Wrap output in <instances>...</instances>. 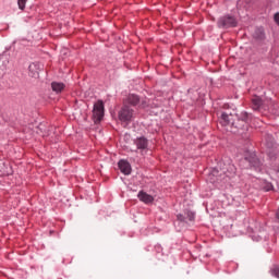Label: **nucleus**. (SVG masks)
Returning <instances> with one entry per match:
<instances>
[{
	"mask_svg": "<svg viewBox=\"0 0 279 279\" xmlns=\"http://www.w3.org/2000/svg\"><path fill=\"white\" fill-rule=\"evenodd\" d=\"M247 112H242L239 117L238 114H232L228 112H222L220 116V123L225 128H228L230 125L231 132L236 134L239 130H243V128H247V119H248Z\"/></svg>",
	"mask_w": 279,
	"mask_h": 279,
	"instance_id": "obj_1",
	"label": "nucleus"
},
{
	"mask_svg": "<svg viewBox=\"0 0 279 279\" xmlns=\"http://www.w3.org/2000/svg\"><path fill=\"white\" fill-rule=\"evenodd\" d=\"M119 121H121L124 128H128L130 123H132V119L134 118V110L129 106H123L118 113Z\"/></svg>",
	"mask_w": 279,
	"mask_h": 279,
	"instance_id": "obj_2",
	"label": "nucleus"
},
{
	"mask_svg": "<svg viewBox=\"0 0 279 279\" xmlns=\"http://www.w3.org/2000/svg\"><path fill=\"white\" fill-rule=\"evenodd\" d=\"M220 29H230V27H236V17L232 15H225L217 22Z\"/></svg>",
	"mask_w": 279,
	"mask_h": 279,
	"instance_id": "obj_3",
	"label": "nucleus"
},
{
	"mask_svg": "<svg viewBox=\"0 0 279 279\" xmlns=\"http://www.w3.org/2000/svg\"><path fill=\"white\" fill-rule=\"evenodd\" d=\"M93 119L94 123H100V121L104 119V101L98 100L94 105Z\"/></svg>",
	"mask_w": 279,
	"mask_h": 279,
	"instance_id": "obj_4",
	"label": "nucleus"
},
{
	"mask_svg": "<svg viewBox=\"0 0 279 279\" xmlns=\"http://www.w3.org/2000/svg\"><path fill=\"white\" fill-rule=\"evenodd\" d=\"M219 169L227 178H232V175L236 173V167L230 162L225 163L223 161H220Z\"/></svg>",
	"mask_w": 279,
	"mask_h": 279,
	"instance_id": "obj_5",
	"label": "nucleus"
},
{
	"mask_svg": "<svg viewBox=\"0 0 279 279\" xmlns=\"http://www.w3.org/2000/svg\"><path fill=\"white\" fill-rule=\"evenodd\" d=\"M118 167L124 175H130V173H132V166H130V162L126 160H120Z\"/></svg>",
	"mask_w": 279,
	"mask_h": 279,
	"instance_id": "obj_6",
	"label": "nucleus"
},
{
	"mask_svg": "<svg viewBox=\"0 0 279 279\" xmlns=\"http://www.w3.org/2000/svg\"><path fill=\"white\" fill-rule=\"evenodd\" d=\"M137 197L140 202H143L144 204H153L154 203V196L147 194L146 192L141 191L137 194Z\"/></svg>",
	"mask_w": 279,
	"mask_h": 279,
	"instance_id": "obj_7",
	"label": "nucleus"
},
{
	"mask_svg": "<svg viewBox=\"0 0 279 279\" xmlns=\"http://www.w3.org/2000/svg\"><path fill=\"white\" fill-rule=\"evenodd\" d=\"M134 144L136 145L137 149L143 151L147 149L148 141L145 137H138L134 141Z\"/></svg>",
	"mask_w": 279,
	"mask_h": 279,
	"instance_id": "obj_8",
	"label": "nucleus"
},
{
	"mask_svg": "<svg viewBox=\"0 0 279 279\" xmlns=\"http://www.w3.org/2000/svg\"><path fill=\"white\" fill-rule=\"evenodd\" d=\"M260 106H263V99L260 97L255 96L252 98V108L253 110H260Z\"/></svg>",
	"mask_w": 279,
	"mask_h": 279,
	"instance_id": "obj_9",
	"label": "nucleus"
},
{
	"mask_svg": "<svg viewBox=\"0 0 279 279\" xmlns=\"http://www.w3.org/2000/svg\"><path fill=\"white\" fill-rule=\"evenodd\" d=\"M141 101V98L137 95L130 94L128 96V104L131 106H136Z\"/></svg>",
	"mask_w": 279,
	"mask_h": 279,
	"instance_id": "obj_10",
	"label": "nucleus"
},
{
	"mask_svg": "<svg viewBox=\"0 0 279 279\" xmlns=\"http://www.w3.org/2000/svg\"><path fill=\"white\" fill-rule=\"evenodd\" d=\"M51 88L54 93H61L64 90V85L63 83L52 82Z\"/></svg>",
	"mask_w": 279,
	"mask_h": 279,
	"instance_id": "obj_11",
	"label": "nucleus"
},
{
	"mask_svg": "<svg viewBox=\"0 0 279 279\" xmlns=\"http://www.w3.org/2000/svg\"><path fill=\"white\" fill-rule=\"evenodd\" d=\"M255 38L263 40V38H265V32L262 28H258L255 33Z\"/></svg>",
	"mask_w": 279,
	"mask_h": 279,
	"instance_id": "obj_12",
	"label": "nucleus"
},
{
	"mask_svg": "<svg viewBox=\"0 0 279 279\" xmlns=\"http://www.w3.org/2000/svg\"><path fill=\"white\" fill-rule=\"evenodd\" d=\"M270 274H271V276H274V278H279V267L278 266H274L270 269Z\"/></svg>",
	"mask_w": 279,
	"mask_h": 279,
	"instance_id": "obj_13",
	"label": "nucleus"
},
{
	"mask_svg": "<svg viewBox=\"0 0 279 279\" xmlns=\"http://www.w3.org/2000/svg\"><path fill=\"white\" fill-rule=\"evenodd\" d=\"M25 3H27V0H17L20 10H25Z\"/></svg>",
	"mask_w": 279,
	"mask_h": 279,
	"instance_id": "obj_14",
	"label": "nucleus"
},
{
	"mask_svg": "<svg viewBox=\"0 0 279 279\" xmlns=\"http://www.w3.org/2000/svg\"><path fill=\"white\" fill-rule=\"evenodd\" d=\"M187 219H189V221H195V214L189 211L187 213Z\"/></svg>",
	"mask_w": 279,
	"mask_h": 279,
	"instance_id": "obj_15",
	"label": "nucleus"
},
{
	"mask_svg": "<svg viewBox=\"0 0 279 279\" xmlns=\"http://www.w3.org/2000/svg\"><path fill=\"white\" fill-rule=\"evenodd\" d=\"M264 189L265 191H271V189H274V185H271V183H267Z\"/></svg>",
	"mask_w": 279,
	"mask_h": 279,
	"instance_id": "obj_16",
	"label": "nucleus"
},
{
	"mask_svg": "<svg viewBox=\"0 0 279 279\" xmlns=\"http://www.w3.org/2000/svg\"><path fill=\"white\" fill-rule=\"evenodd\" d=\"M217 173H219V171H217V170H213V172H211V174H210V178H213V177L217 175Z\"/></svg>",
	"mask_w": 279,
	"mask_h": 279,
	"instance_id": "obj_17",
	"label": "nucleus"
},
{
	"mask_svg": "<svg viewBox=\"0 0 279 279\" xmlns=\"http://www.w3.org/2000/svg\"><path fill=\"white\" fill-rule=\"evenodd\" d=\"M179 221H184V217L182 215H178Z\"/></svg>",
	"mask_w": 279,
	"mask_h": 279,
	"instance_id": "obj_18",
	"label": "nucleus"
},
{
	"mask_svg": "<svg viewBox=\"0 0 279 279\" xmlns=\"http://www.w3.org/2000/svg\"><path fill=\"white\" fill-rule=\"evenodd\" d=\"M210 182H215V180L213 178H210Z\"/></svg>",
	"mask_w": 279,
	"mask_h": 279,
	"instance_id": "obj_19",
	"label": "nucleus"
}]
</instances>
